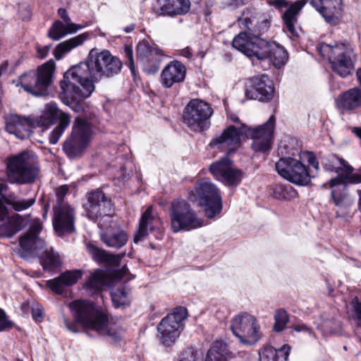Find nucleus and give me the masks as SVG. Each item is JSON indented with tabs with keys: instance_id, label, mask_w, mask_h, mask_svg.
<instances>
[{
	"instance_id": "obj_17",
	"label": "nucleus",
	"mask_w": 361,
	"mask_h": 361,
	"mask_svg": "<svg viewBox=\"0 0 361 361\" xmlns=\"http://www.w3.org/2000/svg\"><path fill=\"white\" fill-rule=\"evenodd\" d=\"M136 51L137 61L143 71L149 74H155L164 56L163 51L156 44L146 39L137 44Z\"/></svg>"
},
{
	"instance_id": "obj_37",
	"label": "nucleus",
	"mask_w": 361,
	"mask_h": 361,
	"mask_svg": "<svg viewBox=\"0 0 361 361\" xmlns=\"http://www.w3.org/2000/svg\"><path fill=\"white\" fill-rule=\"evenodd\" d=\"M102 239L108 247L118 249L126 245L128 236L125 231L118 230L112 233L102 235Z\"/></svg>"
},
{
	"instance_id": "obj_52",
	"label": "nucleus",
	"mask_w": 361,
	"mask_h": 361,
	"mask_svg": "<svg viewBox=\"0 0 361 361\" xmlns=\"http://www.w3.org/2000/svg\"><path fill=\"white\" fill-rule=\"evenodd\" d=\"M32 315L36 322H41L42 320L43 311L42 307L39 304H35L32 307Z\"/></svg>"
},
{
	"instance_id": "obj_13",
	"label": "nucleus",
	"mask_w": 361,
	"mask_h": 361,
	"mask_svg": "<svg viewBox=\"0 0 361 361\" xmlns=\"http://www.w3.org/2000/svg\"><path fill=\"white\" fill-rule=\"evenodd\" d=\"M92 135V128L88 122L77 118L70 137L64 142L63 149L71 159L80 157L87 147Z\"/></svg>"
},
{
	"instance_id": "obj_9",
	"label": "nucleus",
	"mask_w": 361,
	"mask_h": 361,
	"mask_svg": "<svg viewBox=\"0 0 361 361\" xmlns=\"http://www.w3.org/2000/svg\"><path fill=\"white\" fill-rule=\"evenodd\" d=\"M55 63L51 59L37 71H32L21 75L16 81V85H20L27 92L37 97L46 96L47 89L53 81Z\"/></svg>"
},
{
	"instance_id": "obj_19",
	"label": "nucleus",
	"mask_w": 361,
	"mask_h": 361,
	"mask_svg": "<svg viewBox=\"0 0 361 361\" xmlns=\"http://www.w3.org/2000/svg\"><path fill=\"white\" fill-rule=\"evenodd\" d=\"M274 87L267 75H262L252 78L246 84L245 95L250 99L267 102L272 99Z\"/></svg>"
},
{
	"instance_id": "obj_47",
	"label": "nucleus",
	"mask_w": 361,
	"mask_h": 361,
	"mask_svg": "<svg viewBox=\"0 0 361 361\" xmlns=\"http://www.w3.org/2000/svg\"><path fill=\"white\" fill-rule=\"evenodd\" d=\"M56 205L54 207H59L60 205H68L63 202V199L68 192V186L63 185L56 189Z\"/></svg>"
},
{
	"instance_id": "obj_31",
	"label": "nucleus",
	"mask_w": 361,
	"mask_h": 361,
	"mask_svg": "<svg viewBox=\"0 0 361 361\" xmlns=\"http://www.w3.org/2000/svg\"><path fill=\"white\" fill-rule=\"evenodd\" d=\"M84 26L75 23H63L60 20L55 21L48 32V36L53 40L58 41L67 35H71L82 30Z\"/></svg>"
},
{
	"instance_id": "obj_49",
	"label": "nucleus",
	"mask_w": 361,
	"mask_h": 361,
	"mask_svg": "<svg viewBox=\"0 0 361 361\" xmlns=\"http://www.w3.org/2000/svg\"><path fill=\"white\" fill-rule=\"evenodd\" d=\"M125 56L127 59L128 66L133 75L135 74V67L133 60V51L132 47L126 46L124 48Z\"/></svg>"
},
{
	"instance_id": "obj_35",
	"label": "nucleus",
	"mask_w": 361,
	"mask_h": 361,
	"mask_svg": "<svg viewBox=\"0 0 361 361\" xmlns=\"http://www.w3.org/2000/svg\"><path fill=\"white\" fill-rule=\"evenodd\" d=\"M25 226L24 219L20 215L11 217L8 221L0 225V238H11Z\"/></svg>"
},
{
	"instance_id": "obj_48",
	"label": "nucleus",
	"mask_w": 361,
	"mask_h": 361,
	"mask_svg": "<svg viewBox=\"0 0 361 361\" xmlns=\"http://www.w3.org/2000/svg\"><path fill=\"white\" fill-rule=\"evenodd\" d=\"M14 326V323L9 320L5 312L0 309V331L10 330Z\"/></svg>"
},
{
	"instance_id": "obj_27",
	"label": "nucleus",
	"mask_w": 361,
	"mask_h": 361,
	"mask_svg": "<svg viewBox=\"0 0 361 361\" xmlns=\"http://www.w3.org/2000/svg\"><path fill=\"white\" fill-rule=\"evenodd\" d=\"M32 124L31 119L22 118L18 115H9L6 118V130L14 134L20 140L27 139L30 136Z\"/></svg>"
},
{
	"instance_id": "obj_60",
	"label": "nucleus",
	"mask_w": 361,
	"mask_h": 361,
	"mask_svg": "<svg viewBox=\"0 0 361 361\" xmlns=\"http://www.w3.org/2000/svg\"><path fill=\"white\" fill-rule=\"evenodd\" d=\"M230 118L233 123L239 125V126H235V128L239 130V129L242 127V124H243V123L240 122V118L235 115L231 116ZM233 126L235 127V126Z\"/></svg>"
},
{
	"instance_id": "obj_42",
	"label": "nucleus",
	"mask_w": 361,
	"mask_h": 361,
	"mask_svg": "<svg viewBox=\"0 0 361 361\" xmlns=\"http://www.w3.org/2000/svg\"><path fill=\"white\" fill-rule=\"evenodd\" d=\"M71 123V117L68 114H61L60 117V122L51 133L49 140V142L52 145H55L58 142L60 137L63 135L64 130L69 126Z\"/></svg>"
},
{
	"instance_id": "obj_11",
	"label": "nucleus",
	"mask_w": 361,
	"mask_h": 361,
	"mask_svg": "<svg viewBox=\"0 0 361 361\" xmlns=\"http://www.w3.org/2000/svg\"><path fill=\"white\" fill-rule=\"evenodd\" d=\"M171 228L174 233L190 231L202 226V221L183 200H175L169 209Z\"/></svg>"
},
{
	"instance_id": "obj_33",
	"label": "nucleus",
	"mask_w": 361,
	"mask_h": 361,
	"mask_svg": "<svg viewBox=\"0 0 361 361\" xmlns=\"http://www.w3.org/2000/svg\"><path fill=\"white\" fill-rule=\"evenodd\" d=\"M87 249L95 261L106 262L112 265H118L124 255V254L116 255H111L105 250L98 248L92 243L87 245Z\"/></svg>"
},
{
	"instance_id": "obj_55",
	"label": "nucleus",
	"mask_w": 361,
	"mask_h": 361,
	"mask_svg": "<svg viewBox=\"0 0 361 361\" xmlns=\"http://www.w3.org/2000/svg\"><path fill=\"white\" fill-rule=\"evenodd\" d=\"M302 157L307 160V162L310 166L314 167L317 171L318 170L319 163L312 153L309 152H303Z\"/></svg>"
},
{
	"instance_id": "obj_62",
	"label": "nucleus",
	"mask_w": 361,
	"mask_h": 361,
	"mask_svg": "<svg viewBox=\"0 0 361 361\" xmlns=\"http://www.w3.org/2000/svg\"><path fill=\"white\" fill-rule=\"evenodd\" d=\"M7 189V185L4 183V180L0 178V194Z\"/></svg>"
},
{
	"instance_id": "obj_20",
	"label": "nucleus",
	"mask_w": 361,
	"mask_h": 361,
	"mask_svg": "<svg viewBox=\"0 0 361 361\" xmlns=\"http://www.w3.org/2000/svg\"><path fill=\"white\" fill-rule=\"evenodd\" d=\"M75 212L70 205L54 207L52 224L59 236L68 235L75 231Z\"/></svg>"
},
{
	"instance_id": "obj_32",
	"label": "nucleus",
	"mask_w": 361,
	"mask_h": 361,
	"mask_svg": "<svg viewBox=\"0 0 361 361\" xmlns=\"http://www.w3.org/2000/svg\"><path fill=\"white\" fill-rule=\"evenodd\" d=\"M262 335L260 326L257 322V318L254 317L238 338L243 344L253 345L261 338Z\"/></svg>"
},
{
	"instance_id": "obj_38",
	"label": "nucleus",
	"mask_w": 361,
	"mask_h": 361,
	"mask_svg": "<svg viewBox=\"0 0 361 361\" xmlns=\"http://www.w3.org/2000/svg\"><path fill=\"white\" fill-rule=\"evenodd\" d=\"M254 317L247 312H242L235 315L231 322V329L233 335L238 338Z\"/></svg>"
},
{
	"instance_id": "obj_7",
	"label": "nucleus",
	"mask_w": 361,
	"mask_h": 361,
	"mask_svg": "<svg viewBox=\"0 0 361 361\" xmlns=\"http://www.w3.org/2000/svg\"><path fill=\"white\" fill-rule=\"evenodd\" d=\"M256 42L248 43L252 49L247 48L246 55L250 58L253 65H261L262 68L266 69L270 63L276 68H281L288 60L286 50L277 44H270L263 39H257Z\"/></svg>"
},
{
	"instance_id": "obj_57",
	"label": "nucleus",
	"mask_w": 361,
	"mask_h": 361,
	"mask_svg": "<svg viewBox=\"0 0 361 361\" xmlns=\"http://www.w3.org/2000/svg\"><path fill=\"white\" fill-rule=\"evenodd\" d=\"M58 13L61 16V18L64 20L66 23H73L71 22V18H69L66 10L63 8H60L58 10Z\"/></svg>"
},
{
	"instance_id": "obj_3",
	"label": "nucleus",
	"mask_w": 361,
	"mask_h": 361,
	"mask_svg": "<svg viewBox=\"0 0 361 361\" xmlns=\"http://www.w3.org/2000/svg\"><path fill=\"white\" fill-rule=\"evenodd\" d=\"M69 306L75 319L71 322L63 318L64 325L68 331L79 332L78 324H80L83 327L94 330L100 335L109 336L114 341L121 338V331L110 324L107 315L97 309L92 302L75 300Z\"/></svg>"
},
{
	"instance_id": "obj_23",
	"label": "nucleus",
	"mask_w": 361,
	"mask_h": 361,
	"mask_svg": "<svg viewBox=\"0 0 361 361\" xmlns=\"http://www.w3.org/2000/svg\"><path fill=\"white\" fill-rule=\"evenodd\" d=\"M161 221L154 213L153 207H149L145 212L142 214L139 228L135 234L134 242L138 243L142 240L147 235H149V232L158 230L160 234V239L162 236V232L161 231Z\"/></svg>"
},
{
	"instance_id": "obj_8",
	"label": "nucleus",
	"mask_w": 361,
	"mask_h": 361,
	"mask_svg": "<svg viewBox=\"0 0 361 361\" xmlns=\"http://www.w3.org/2000/svg\"><path fill=\"white\" fill-rule=\"evenodd\" d=\"M243 16L239 19V23L246 30L240 32L234 37L232 45L246 56L247 48L252 49L251 46H247L248 43L256 42L257 39H262L260 36L269 30L270 22L264 15L248 17L244 13Z\"/></svg>"
},
{
	"instance_id": "obj_5",
	"label": "nucleus",
	"mask_w": 361,
	"mask_h": 361,
	"mask_svg": "<svg viewBox=\"0 0 361 361\" xmlns=\"http://www.w3.org/2000/svg\"><path fill=\"white\" fill-rule=\"evenodd\" d=\"M317 48L319 54L329 60L332 71L338 75L344 78L353 74L355 69L353 53L345 44L321 42Z\"/></svg>"
},
{
	"instance_id": "obj_22",
	"label": "nucleus",
	"mask_w": 361,
	"mask_h": 361,
	"mask_svg": "<svg viewBox=\"0 0 361 361\" xmlns=\"http://www.w3.org/2000/svg\"><path fill=\"white\" fill-rule=\"evenodd\" d=\"M310 3L328 23H338L342 16L341 0H311Z\"/></svg>"
},
{
	"instance_id": "obj_24",
	"label": "nucleus",
	"mask_w": 361,
	"mask_h": 361,
	"mask_svg": "<svg viewBox=\"0 0 361 361\" xmlns=\"http://www.w3.org/2000/svg\"><path fill=\"white\" fill-rule=\"evenodd\" d=\"M185 75V66L178 61H173L162 70L160 82L164 87L170 88L175 84L183 82Z\"/></svg>"
},
{
	"instance_id": "obj_54",
	"label": "nucleus",
	"mask_w": 361,
	"mask_h": 361,
	"mask_svg": "<svg viewBox=\"0 0 361 361\" xmlns=\"http://www.w3.org/2000/svg\"><path fill=\"white\" fill-rule=\"evenodd\" d=\"M54 121H51L48 116H45L42 112V115L39 116L36 121L35 123L38 127H47L52 124Z\"/></svg>"
},
{
	"instance_id": "obj_36",
	"label": "nucleus",
	"mask_w": 361,
	"mask_h": 361,
	"mask_svg": "<svg viewBox=\"0 0 361 361\" xmlns=\"http://www.w3.org/2000/svg\"><path fill=\"white\" fill-rule=\"evenodd\" d=\"M290 351L288 345H284L279 352L274 348H266L259 353V361H286Z\"/></svg>"
},
{
	"instance_id": "obj_28",
	"label": "nucleus",
	"mask_w": 361,
	"mask_h": 361,
	"mask_svg": "<svg viewBox=\"0 0 361 361\" xmlns=\"http://www.w3.org/2000/svg\"><path fill=\"white\" fill-rule=\"evenodd\" d=\"M306 3V0H298L292 4L282 15L284 24L283 30L288 33L290 37H297L298 36L296 28L298 15Z\"/></svg>"
},
{
	"instance_id": "obj_4",
	"label": "nucleus",
	"mask_w": 361,
	"mask_h": 361,
	"mask_svg": "<svg viewBox=\"0 0 361 361\" xmlns=\"http://www.w3.org/2000/svg\"><path fill=\"white\" fill-rule=\"evenodd\" d=\"M42 228L40 221L34 220L27 233L20 238V246L27 254L37 255L44 269L51 270L60 266L61 259L52 247H46L44 240L38 238Z\"/></svg>"
},
{
	"instance_id": "obj_40",
	"label": "nucleus",
	"mask_w": 361,
	"mask_h": 361,
	"mask_svg": "<svg viewBox=\"0 0 361 361\" xmlns=\"http://www.w3.org/2000/svg\"><path fill=\"white\" fill-rule=\"evenodd\" d=\"M130 290L126 287L112 290L111 292V300L116 307L128 305L130 302Z\"/></svg>"
},
{
	"instance_id": "obj_45",
	"label": "nucleus",
	"mask_w": 361,
	"mask_h": 361,
	"mask_svg": "<svg viewBox=\"0 0 361 361\" xmlns=\"http://www.w3.org/2000/svg\"><path fill=\"white\" fill-rule=\"evenodd\" d=\"M45 116H48L51 121H54L56 118L60 121L61 114H66L61 111L55 102L48 103L43 111Z\"/></svg>"
},
{
	"instance_id": "obj_46",
	"label": "nucleus",
	"mask_w": 361,
	"mask_h": 361,
	"mask_svg": "<svg viewBox=\"0 0 361 361\" xmlns=\"http://www.w3.org/2000/svg\"><path fill=\"white\" fill-rule=\"evenodd\" d=\"M351 306L353 312L352 317L358 326H361V302L357 298H354L351 301Z\"/></svg>"
},
{
	"instance_id": "obj_50",
	"label": "nucleus",
	"mask_w": 361,
	"mask_h": 361,
	"mask_svg": "<svg viewBox=\"0 0 361 361\" xmlns=\"http://www.w3.org/2000/svg\"><path fill=\"white\" fill-rule=\"evenodd\" d=\"M18 16L24 21L29 20L32 16L30 6L27 4H19Z\"/></svg>"
},
{
	"instance_id": "obj_63",
	"label": "nucleus",
	"mask_w": 361,
	"mask_h": 361,
	"mask_svg": "<svg viewBox=\"0 0 361 361\" xmlns=\"http://www.w3.org/2000/svg\"><path fill=\"white\" fill-rule=\"evenodd\" d=\"M357 80L360 84L359 87H361V68H358L356 71Z\"/></svg>"
},
{
	"instance_id": "obj_43",
	"label": "nucleus",
	"mask_w": 361,
	"mask_h": 361,
	"mask_svg": "<svg viewBox=\"0 0 361 361\" xmlns=\"http://www.w3.org/2000/svg\"><path fill=\"white\" fill-rule=\"evenodd\" d=\"M289 320L287 312L283 309L276 310L274 314V329L277 332L282 331Z\"/></svg>"
},
{
	"instance_id": "obj_53",
	"label": "nucleus",
	"mask_w": 361,
	"mask_h": 361,
	"mask_svg": "<svg viewBox=\"0 0 361 361\" xmlns=\"http://www.w3.org/2000/svg\"><path fill=\"white\" fill-rule=\"evenodd\" d=\"M51 45L40 46L36 45L37 56L38 58L43 59L46 58L51 49Z\"/></svg>"
},
{
	"instance_id": "obj_1",
	"label": "nucleus",
	"mask_w": 361,
	"mask_h": 361,
	"mask_svg": "<svg viewBox=\"0 0 361 361\" xmlns=\"http://www.w3.org/2000/svg\"><path fill=\"white\" fill-rule=\"evenodd\" d=\"M123 63L110 51L100 52L92 49L85 62L67 70L60 82L61 101L75 111H80L82 102L94 91V82L118 75Z\"/></svg>"
},
{
	"instance_id": "obj_14",
	"label": "nucleus",
	"mask_w": 361,
	"mask_h": 361,
	"mask_svg": "<svg viewBox=\"0 0 361 361\" xmlns=\"http://www.w3.org/2000/svg\"><path fill=\"white\" fill-rule=\"evenodd\" d=\"M187 316V309L178 307L161 319L157 330L160 340L164 345L170 346L176 342L183 329V322Z\"/></svg>"
},
{
	"instance_id": "obj_25",
	"label": "nucleus",
	"mask_w": 361,
	"mask_h": 361,
	"mask_svg": "<svg viewBox=\"0 0 361 361\" xmlns=\"http://www.w3.org/2000/svg\"><path fill=\"white\" fill-rule=\"evenodd\" d=\"M190 5V0H157L154 9L159 15L173 17L188 13Z\"/></svg>"
},
{
	"instance_id": "obj_16",
	"label": "nucleus",
	"mask_w": 361,
	"mask_h": 361,
	"mask_svg": "<svg viewBox=\"0 0 361 361\" xmlns=\"http://www.w3.org/2000/svg\"><path fill=\"white\" fill-rule=\"evenodd\" d=\"M322 166L326 170L334 171L338 174L343 173L330 180V187L348 183L358 184L361 183V171L353 173V168L343 159L335 154L322 160Z\"/></svg>"
},
{
	"instance_id": "obj_30",
	"label": "nucleus",
	"mask_w": 361,
	"mask_h": 361,
	"mask_svg": "<svg viewBox=\"0 0 361 361\" xmlns=\"http://www.w3.org/2000/svg\"><path fill=\"white\" fill-rule=\"evenodd\" d=\"M89 37L90 35L88 32H83L59 43L53 51L55 59L56 60L61 59L64 55L69 53L73 49L82 45Z\"/></svg>"
},
{
	"instance_id": "obj_39",
	"label": "nucleus",
	"mask_w": 361,
	"mask_h": 361,
	"mask_svg": "<svg viewBox=\"0 0 361 361\" xmlns=\"http://www.w3.org/2000/svg\"><path fill=\"white\" fill-rule=\"evenodd\" d=\"M106 283V274L103 270L95 271L86 283V288L92 293L100 291Z\"/></svg>"
},
{
	"instance_id": "obj_61",
	"label": "nucleus",
	"mask_w": 361,
	"mask_h": 361,
	"mask_svg": "<svg viewBox=\"0 0 361 361\" xmlns=\"http://www.w3.org/2000/svg\"><path fill=\"white\" fill-rule=\"evenodd\" d=\"M180 54L183 56H185L188 59H190L191 56H192V52H191V50L190 48L188 47H186L183 49L181 50V53Z\"/></svg>"
},
{
	"instance_id": "obj_6",
	"label": "nucleus",
	"mask_w": 361,
	"mask_h": 361,
	"mask_svg": "<svg viewBox=\"0 0 361 361\" xmlns=\"http://www.w3.org/2000/svg\"><path fill=\"white\" fill-rule=\"evenodd\" d=\"M39 173L37 157L24 152L11 157L7 163L6 175L11 183L26 184L35 181Z\"/></svg>"
},
{
	"instance_id": "obj_44",
	"label": "nucleus",
	"mask_w": 361,
	"mask_h": 361,
	"mask_svg": "<svg viewBox=\"0 0 361 361\" xmlns=\"http://www.w3.org/2000/svg\"><path fill=\"white\" fill-rule=\"evenodd\" d=\"M331 195L335 205L339 208H347L353 204L352 199L345 192L338 193L333 190Z\"/></svg>"
},
{
	"instance_id": "obj_10",
	"label": "nucleus",
	"mask_w": 361,
	"mask_h": 361,
	"mask_svg": "<svg viewBox=\"0 0 361 361\" xmlns=\"http://www.w3.org/2000/svg\"><path fill=\"white\" fill-rule=\"evenodd\" d=\"M189 199L192 202H198L204 207L205 216L208 218H214L221 212L222 201L219 190L208 180L197 182L194 190L189 192Z\"/></svg>"
},
{
	"instance_id": "obj_41",
	"label": "nucleus",
	"mask_w": 361,
	"mask_h": 361,
	"mask_svg": "<svg viewBox=\"0 0 361 361\" xmlns=\"http://www.w3.org/2000/svg\"><path fill=\"white\" fill-rule=\"evenodd\" d=\"M6 204L11 205L17 212H21L30 207L35 202L34 198L19 199L13 195L4 196Z\"/></svg>"
},
{
	"instance_id": "obj_64",
	"label": "nucleus",
	"mask_w": 361,
	"mask_h": 361,
	"mask_svg": "<svg viewBox=\"0 0 361 361\" xmlns=\"http://www.w3.org/2000/svg\"><path fill=\"white\" fill-rule=\"evenodd\" d=\"M135 28V25H130L127 27H126L123 30L126 32V33H129L130 32H132Z\"/></svg>"
},
{
	"instance_id": "obj_51",
	"label": "nucleus",
	"mask_w": 361,
	"mask_h": 361,
	"mask_svg": "<svg viewBox=\"0 0 361 361\" xmlns=\"http://www.w3.org/2000/svg\"><path fill=\"white\" fill-rule=\"evenodd\" d=\"M178 361H197L196 352L193 348H188L181 353Z\"/></svg>"
},
{
	"instance_id": "obj_12",
	"label": "nucleus",
	"mask_w": 361,
	"mask_h": 361,
	"mask_svg": "<svg viewBox=\"0 0 361 361\" xmlns=\"http://www.w3.org/2000/svg\"><path fill=\"white\" fill-rule=\"evenodd\" d=\"M213 114L211 105L199 99L190 100L183 111V122L194 131H202L209 127V118Z\"/></svg>"
},
{
	"instance_id": "obj_15",
	"label": "nucleus",
	"mask_w": 361,
	"mask_h": 361,
	"mask_svg": "<svg viewBox=\"0 0 361 361\" xmlns=\"http://www.w3.org/2000/svg\"><path fill=\"white\" fill-rule=\"evenodd\" d=\"M275 168L281 177L299 185H307L314 176L300 161L291 157L281 158Z\"/></svg>"
},
{
	"instance_id": "obj_58",
	"label": "nucleus",
	"mask_w": 361,
	"mask_h": 361,
	"mask_svg": "<svg viewBox=\"0 0 361 361\" xmlns=\"http://www.w3.org/2000/svg\"><path fill=\"white\" fill-rule=\"evenodd\" d=\"M7 215L8 209L4 205L2 199L0 198V221H4Z\"/></svg>"
},
{
	"instance_id": "obj_29",
	"label": "nucleus",
	"mask_w": 361,
	"mask_h": 361,
	"mask_svg": "<svg viewBox=\"0 0 361 361\" xmlns=\"http://www.w3.org/2000/svg\"><path fill=\"white\" fill-rule=\"evenodd\" d=\"M82 277L80 270L66 271L59 276L49 280L47 282L48 287L56 294H62L66 288L73 286Z\"/></svg>"
},
{
	"instance_id": "obj_34",
	"label": "nucleus",
	"mask_w": 361,
	"mask_h": 361,
	"mask_svg": "<svg viewBox=\"0 0 361 361\" xmlns=\"http://www.w3.org/2000/svg\"><path fill=\"white\" fill-rule=\"evenodd\" d=\"M231 357V353L227 345L221 341H217L208 350L205 361H228Z\"/></svg>"
},
{
	"instance_id": "obj_56",
	"label": "nucleus",
	"mask_w": 361,
	"mask_h": 361,
	"mask_svg": "<svg viewBox=\"0 0 361 361\" xmlns=\"http://www.w3.org/2000/svg\"><path fill=\"white\" fill-rule=\"evenodd\" d=\"M293 329L297 332H306L310 335L314 336L312 328L304 323H298L293 326Z\"/></svg>"
},
{
	"instance_id": "obj_18",
	"label": "nucleus",
	"mask_w": 361,
	"mask_h": 361,
	"mask_svg": "<svg viewBox=\"0 0 361 361\" xmlns=\"http://www.w3.org/2000/svg\"><path fill=\"white\" fill-rule=\"evenodd\" d=\"M209 171L216 180L228 187L238 186L244 176L243 171L234 167L226 157L211 164Z\"/></svg>"
},
{
	"instance_id": "obj_21",
	"label": "nucleus",
	"mask_w": 361,
	"mask_h": 361,
	"mask_svg": "<svg viewBox=\"0 0 361 361\" xmlns=\"http://www.w3.org/2000/svg\"><path fill=\"white\" fill-rule=\"evenodd\" d=\"M87 201L85 209L90 219L95 220L102 216L111 214L113 211L111 201L105 196L102 190H97L90 192Z\"/></svg>"
},
{
	"instance_id": "obj_26",
	"label": "nucleus",
	"mask_w": 361,
	"mask_h": 361,
	"mask_svg": "<svg viewBox=\"0 0 361 361\" xmlns=\"http://www.w3.org/2000/svg\"><path fill=\"white\" fill-rule=\"evenodd\" d=\"M336 104L342 112L352 113L361 109V87H354L341 93Z\"/></svg>"
},
{
	"instance_id": "obj_59",
	"label": "nucleus",
	"mask_w": 361,
	"mask_h": 361,
	"mask_svg": "<svg viewBox=\"0 0 361 361\" xmlns=\"http://www.w3.org/2000/svg\"><path fill=\"white\" fill-rule=\"evenodd\" d=\"M270 4L276 8H282L288 6V3L286 0H274L270 2Z\"/></svg>"
},
{
	"instance_id": "obj_2",
	"label": "nucleus",
	"mask_w": 361,
	"mask_h": 361,
	"mask_svg": "<svg viewBox=\"0 0 361 361\" xmlns=\"http://www.w3.org/2000/svg\"><path fill=\"white\" fill-rule=\"evenodd\" d=\"M275 123L276 118L272 115L265 123L253 128L242 124L238 130L235 127L229 126L221 135L211 140L209 146L230 154L236 150L240 145L241 137L245 136L252 140V147L255 152H264L271 148Z\"/></svg>"
}]
</instances>
